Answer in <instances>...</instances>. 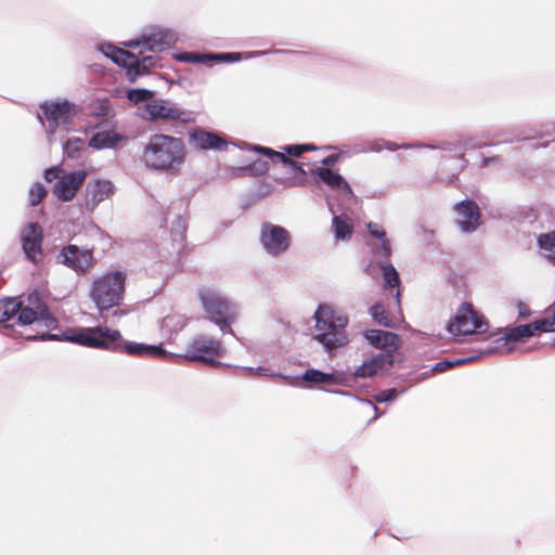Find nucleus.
Returning a JSON list of instances; mask_svg holds the SVG:
<instances>
[{"instance_id": "f257e3e1", "label": "nucleus", "mask_w": 555, "mask_h": 555, "mask_svg": "<svg viewBox=\"0 0 555 555\" xmlns=\"http://www.w3.org/2000/svg\"><path fill=\"white\" fill-rule=\"evenodd\" d=\"M0 323L8 327L15 324H44L47 328H56L59 324L37 293L28 295L26 301L16 298L0 300Z\"/></svg>"}, {"instance_id": "f03ea898", "label": "nucleus", "mask_w": 555, "mask_h": 555, "mask_svg": "<svg viewBox=\"0 0 555 555\" xmlns=\"http://www.w3.org/2000/svg\"><path fill=\"white\" fill-rule=\"evenodd\" d=\"M185 154V145L180 138L154 134L144 147L142 159L150 168L171 170L184 163Z\"/></svg>"}, {"instance_id": "7ed1b4c3", "label": "nucleus", "mask_w": 555, "mask_h": 555, "mask_svg": "<svg viewBox=\"0 0 555 555\" xmlns=\"http://www.w3.org/2000/svg\"><path fill=\"white\" fill-rule=\"evenodd\" d=\"M315 328L318 334L314 338L327 350H333L348 343L346 326L348 318L338 314L335 309L327 305H320L314 313Z\"/></svg>"}, {"instance_id": "20e7f679", "label": "nucleus", "mask_w": 555, "mask_h": 555, "mask_svg": "<svg viewBox=\"0 0 555 555\" xmlns=\"http://www.w3.org/2000/svg\"><path fill=\"white\" fill-rule=\"evenodd\" d=\"M126 279L121 271H109L94 279L89 295L99 311H107L122 302Z\"/></svg>"}, {"instance_id": "39448f33", "label": "nucleus", "mask_w": 555, "mask_h": 555, "mask_svg": "<svg viewBox=\"0 0 555 555\" xmlns=\"http://www.w3.org/2000/svg\"><path fill=\"white\" fill-rule=\"evenodd\" d=\"M65 338L85 347L113 351L114 341L121 339V333L107 326H94L66 332Z\"/></svg>"}, {"instance_id": "423d86ee", "label": "nucleus", "mask_w": 555, "mask_h": 555, "mask_svg": "<svg viewBox=\"0 0 555 555\" xmlns=\"http://www.w3.org/2000/svg\"><path fill=\"white\" fill-rule=\"evenodd\" d=\"M224 353L221 340L201 335L195 337L188 346L183 356L191 362H201L209 366H217L220 362L217 360Z\"/></svg>"}, {"instance_id": "0eeeda50", "label": "nucleus", "mask_w": 555, "mask_h": 555, "mask_svg": "<svg viewBox=\"0 0 555 555\" xmlns=\"http://www.w3.org/2000/svg\"><path fill=\"white\" fill-rule=\"evenodd\" d=\"M199 298L214 323L219 325L221 330L230 327V323L235 318V311L233 305L228 299L210 289H202Z\"/></svg>"}, {"instance_id": "6e6552de", "label": "nucleus", "mask_w": 555, "mask_h": 555, "mask_svg": "<svg viewBox=\"0 0 555 555\" xmlns=\"http://www.w3.org/2000/svg\"><path fill=\"white\" fill-rule=\"evenodd\" d=\"M260 243L271 256L278 257L286 253L292 245V234L282 225L263 222L260 228Z\"/></svg>"}, {"instance_id": "1a4fd4ad", "label": "nucleus", "mask_w": 555, "mask_h": 555, "mask_svg": "<svg viewBox=\"0 0 555 555\" xmlns=\"http://www.w3.org/2000/svg\"><path fill=\"white\" fill-rule=\"evenodd\" d=\"M487 328L481 315L473 308L472 304L464 302L457 310L453 321L448 330L452 335H469L473 333H482Z\"/></svg>"}, {"instance_id": "9d476101", "label": "nucleus", "mask_w": 555, "mask_h": 555, "mask_svg": "<svg viewBox=\"0 0 555 555\" xmlns=\"http://www.w3.org/2000/svg\"><path fill=\"white\" fill-rule=\"evenodd\" d=\"M57 262L72 269L78 275H85L94 268L96 260L92 249H85L69 244L60 250Z\"/></svg>"}, {"instance_id": "9b49d317", "label": "nucleus", "mask_w": 555, "mask_h": 555, "mask_svg": "<svg viewBox=\"0 0 555 555\" xmlns=\"http://www.w3.org/2000/svg\"><path fill=\"white\" fill-rule=\"evenodd\" d=\"M40 107L51 132H54L59 126L70 124L78 112L77 106L68 101L46 102Z\"/></svg>"}, {"instance_id": "f8f14e48", "label": "nucleus", "mask_w": 555, "mask_h": 555, "mask_svg": "<svg viewBox=\"0 0 555 555\" xmlns=\"http://www.w3.org/2000/svg\"><path fill=\"white\" fill-rule=\"evenodd\" d=\"M43 230L36 222L28 223L22 231L23 250L28 260L37 263L42 259Z\"/></svg>"}, {"instance_id": "ddd939ff", "label": "nucleus", "mask_w": 555, "mask_h": 555, "mask_svg": "<svg viewBox=\"0 0 555 555\" xmlns=\"http://www.w3.org/2000/svg\"><path fill=\"white\" fill-rule=\"evenodd\" d=\"M86 177L87 172L85 170L62 176L53 186V194L63 202L72 201L82 186Z\"/></svg>"}, {"instance_id": "4468645a", "label": "nucleus", "mask_w": 555, "mask_h": 555, "mask_svg": "<svg viewBox=\"0 0 555 555\" xmlns=\"http://www.w3.org/2000/svg\"><path fill=\"white\" fill-rule=\"evenodd\" d=\"M454 210L459 217L456 223L463 232H473L480 225L481 214L474 201L464 199L454 205Z\"/></svg>"}, {"instance_id": "2eb2a0df", "label": "nucleus", "mask_w": 555, "mask_h": 555, "mask_svg": "<svg viewBox=\"0 0 555 555\" xmlns=\"http://www.w3.org/2000/svg\"><path fill=\"white\" fill-rule=\"evenodd\" d=\"M113 351L122 352L131 357L165 359L166 351L160 346L145 345L134 341H114Z\"/></svg>"}, {"instance_id": "dca6fc26", "label": "nucleus", "mask_w": 555, "mask_h": 555, "mask_svg": "<svg viewBox=\"0 0 555 555\" xmlns=\"http://www.w3.org/2000/svg\"><path fill=\"white\" fill-rule=\"evenodd\" d=\"M189 143L198 151L217 150L224 151L228 142L218 133L196 128L189 133Z\"/></svg>"}, {"instance_id": "f3484780", "label": "nucleus", "mask_w": 555, "mask_h": 555, "mask_svg": "<svg viewBox=\"0 0 555 555\" xmlns=\"http://www.w3.org/2000/svg\"><path fill=\"white\" fill-rule=\"evenodd\" d=\"M114 63L119 66L127 68V75L129 79L133 81L138 76L142 74L140 70V56L135 55L127 50L108 46L104 52Z\"/></svg>"}, {"instance_id": "a211bd4d", "label": "nucleus", "mask_w": 555, "mask_h": 555, "mask_svg": "<svg viewBox=\"0 0 555 555\" xmlns=\"http://www.w3.org/2000/svg\"><path fill=\"white\" fill-rule=\"evenodd\" d=\"M114 193V185L108 180H95L89 182L86 188L85 204L88 210H94L103 201L109 198Z\"/></svg>"}, {"instance_id": "6ab92c4d", "label": "nucleus", "mask_w": 555, "mask_h": 555, "mask_svg": "<svg viewBox=\"0 0 555 555\" xmlns=\"http://www.w3.org/2000/svg\"><path fill=\"white\" fill-rule=\"evenodd\" d=\"M146 111L151 119H167V120H181L186 119L183 117L185 113L178 107L170 106L164 100H153L147 104Z\"/></svg>"}, {"instance_id": "aec40b11", "label": "nucleus", "mask_w": 555, "mask_h": 555, "mask_svg": "<svg viewBox=\"0 0 555 555\" xmlns=\"http://www.w3.org/2000/svg\"><path fill=\"white\" fill-rule=\"evenodd\" d=\"M238 53H196V52H184L177 56L178 61L193 63V64H206L211 61H223V62H235L238 61Z\"/></svg>"}, {"instance_id": "412c9836", "label": "nucleus", "mask_w": 555, "mask_h": 555, "mask_svg": "<svg viewBox=\"0 0 555 555\" xmlns=\"http://www.w3.org/2000/svg\"><path fill=\"white\" fill-rule=\"evenodd\" d=\"M391 364V354L379 353L364 361L360 366H358L354 371V376L361 378L371 377L375 375L379 370H383L386 366H390Z\"/></svg>"}, {"instance_id": "4be33fe9", "label": "nucleus", "mask_w": 555, "mask_h": 555, "mask_svg": "<svg viewBox=\"0 0 555 555\" xmlns=\"http://www.w3.org/2000/svg\"><path fill=\"white\" fill-rule=\"evenodd\" d=\"M365 338L377 348H396L398 335L380 330H370L364 334Z\"/></svg>"}, {"instance_id": "5701e85b", "label": "nucleus", "mask_w": 555, "mask_h": 555, "mask_svg": "<svg viewBox=\"0 0 555 555\" xmlns=\"http://www.w3.org/2000/svg\"><path fill=\"white\" fill-rule=\"evenodd\" d=\"M121 140L122 137L115 131H99L91 137L89 146L95 150L112 149L117 146Z\"/></svg>"}, {"instance_id": "b1692460", "label": "nucleus", "mask_w": 555, "mask_h": 555, "mask_svg": "<svg viewBox=\"0 0 555 555\" xmlns=\"http://www.w3.org/2000/svg\"><path fill=\"white\" fill-rule=\"evenodd\" d=\"M312 176H317L323 183H325L331 189H340V188H349L348 183L344 180V178L330 168L318 167L311 170Z\"/></svg>"}, {"instance_id": "393cba45", "label": "nucleus", "mask_w": 555, "mask_h": 555, "mask_svg": "<svg viewBox=\"0 0 555 555\" xmlns=\"http://www.w3.org/2000/svg\"><path fill=\"white\" fill-rule=\"evenodd\" d=\"M333 227L337 240L349 238L353 231L352 220L347 215L335 216Z\"/></svg>"}, {"instance_id": "a878e982", "label": "nucleus", "mask_w": 555, "mask_h": 555, "mask_svg": "<svg viewBox=\"0 0 555 555\" xmlns=\"http://www.w3.org/2000/svg\"><path fill=\"white\" fill-rule=\"evenodd\" d=\"M382 271H383L385 287H389V288L397 287L396 297H397L398 302H400V295H401L400 279H399V274H398L396 268L392 264L387 263V264L382 266Z\"/></svg>"}, {"instance_id": "bb28decb", "label": "nucleus", "mask_w": 555, "mask_h": 555, "mask_svg": "<svg viewBox=\"0 0 555 555\" xmlns=\"http://www.w3.org/2000/svg\"><path fill=\"white\" fill-rule=\"evenodd\" d=\"M537 243L541 249L548 253V260L555 264V231L540 234Z\"/></svg>"}, {"instance_id": "cd10ccee", "label": "nucleus", "mask_w": 555, "mask_h": 555, "mask_svg": "<svg viewBox=\"0 0 555 555\" xmlns=\"http://www.w3.org/2000/svg\"><path fill=\"white\" fill-rule=\"evenodd\" d=\"M532 336L533 334L531 332V327L529 324L518 325L508 328L507 332L505 333V339L508 341H520Z\"/></svg>"}, {"instance_id": "c85d7f7f", "label": "nucleus", "mask_w": 555, "mask_h": 555, "mask_svg": "<svg viewBox=\"0 0 555 555\" xmlns=\"http://www.w3.org/2000/svg\"><path fill=\"white\" fill-rule=\"evenodd\" d=\"M371 314L374 321L379 325H383L385 327H392V319L382 304H375L374 306H372Z\"/></svg>"}, {"instance_id": "c756f323", "label": "nucleus", "mask_w": 555, "mask_h": 555, "mask_svg": "<svg viewBox=\"0 0 555 555\" xmlns=\"http://www.w3.org/2000/svg\"><path fill=\"white\" fill-rule=\"evenodd\" d=\"M304 380L312 384H326L335 382V376L318 370H307L302 376Z\"/></svg>"}, {"instance_id": "7c9ffc66", "label": "nucleus", "mask_w": 555, "mask_h": 555, "mask_svg": "<svg viewBox=\"0 0 555 555\" xmlns=\"http://www.w3.org/2000/svg\"><path fill=\"white\" fill-rule=\"evenodd\" d=\"M255 150L258 153L262 154V155L271 157L272 160H274V162H280V163H282L284 165H287V166H295L296 165V160L292 159L291 157H288L284 153L274 151V150H272L270 147L256 146Z\"/></svg>"}, {"instance_id": "2f4dec72", "label": "nucleus", "mask_w": 555, "mask_h": 555, "mask_svg": "<svg viewBox=\"0 0 555 555\" xmlns=\"http://www.w3.org/2000/svg\"><path fill=\"white\" fill-rule=\"evenodd\" d=\"M531 332L534 335L539 333H551L555 332V312L550 318H543L534 322L529 323Z\"/></svg>"}, {"instance_id": "473e14b6", "label": "nucleus", "mask_w": 555, "mask_h": 555, "mask_svg": "<svg viewBox=\"0 0 555 555\" xmlns=\"http://www.w3.org/2000/svg\"><path fill=\"white\" fill-rule=\"evenodd\" d=\"M85 149V141L80 138H70L64 144V153L69 158H77Z\"/></svg>"}, {"instance_id": "72a5a7b5", "label": "nucleus", "mask_w": 555, "mask_h": 555, "mask_svg": "<svg viewBox=\"0 0 555 555\" xmlns=\"http://www.w3.org/2000/svg\"><path fill=\"white\" fill-rule=\"evenodd\" d=\"M47 191L41 183H35L29 190V204L37 206L46 197Z\"/></svg>"}, {"instance_id": "f704fd0d", "label": "nucleus", "mask_w": 555, "mask_h": 555, "mask_svg": "<svg viewBox=\"0 0 555 555\" xmlns=\"http://www.w3.org/2000/svg\"><path fill=\"white\" fill-rule=\"evenodd\" d=\"M153 96V92L145 89H132L128 91L127 98L135 103L147 101Z\"/></svg>"}, {"instance_id": "c9c22d12", "label": "nucleus", "mask_w": 555, "mask_h": 555, "mask_svg": "<svg viewBox=\"0 0 555 555\" xmlns=\"http://www.w3.org/2000/svg\"><path fill=\"white\" fill-rule=\"evenodd\" d=\"M33 326V330L36 331L35 334H28L27 338L29 339H55L56 336L52 334H48V331L51 328H47L44 324L37 326L35 324H30Z\"/></svg>"}, {"instance_id": "e433bc0d", "label": "nucleus", "mask_w": 555, "mask_h": 555, "mask_svg": "<svg viewBox=\"0 0 555 555\" xmlns=\"http://www.w3.org/2000/svg\"><path fill=\"white\" fill-rule=\"evenodd\" d=\"M167 42L162 38H157L156 35L150 36L143 40V46L151 51H162L165 49Z\"/></svg>"}, {"instance_id": "4c0bfd02", "label": "nucleus", "mask_w": 555, "mask_h": 555, "mask_svg": "<svg viewBox=\"0 0 555 555\" xmlns=\"http://www.w3.org/2000/svg\"><path fill=\"white\" fill-rule=\"evenodd\" d=\"M367 230L370 234L376 238H384L386 236V232L384 231L383 227L375 222H369L367 223Z\"/></svg>"}, {"instance_id": "58836bf2", "label": "nucleus", "mask_w": 555, "mask_h": 555, "mask_svg": "<svg viewBox=\"0 0 555 555\" xmlns=\"http://www.w3.org/2000/svg\"><path fill=\"white\" fill-rule=\"evenodd\" d=\"M396 396H397L396 389L383 390L376 396V401L377 402H386V401L395 399Z\"/></svg>"}, {"instance_id": "ea45409f", "label": "nucleus", "mask_w": 555, "mask_h": 555, "mask_svg": "<svg viewBox=\"0 0 555 555\" xmlns=\"http://www.w3.org/2000/svg\"><path fill=\"white\" fill-rule=\"evenodd\" d=\"M156 64L155 59L151 55L140 57V70L142 74L149 68L154 67Z\"/></svg>"}, {"instance_id": "a19ab883", "label": "nucleus", "mask_w": 555, "mask_h": 555, "mask_svg": "<svg viewBox=\"0 0 555 555\" xmlns=\"http://www.w3.org/2000/svg\"><path fill=\"white\" fill-rule=\"evenodd\" d=\"M465 361H466V360H459V361H456V362H451V361H440V362L436 363V365H435L434 370H435L436 372H443V371H446V370H448V369L453 367V366H454V365H456V364L464 363Z\"/></svg>"}, {"instance_id": "79ce46f5", "label": "nucleus", "mask_w": 555, "mask_h": 555, "mask_svg": "<svg viewBox=\"0 0 555 555\" xmlns=\"http://www.w3.org/2000/svg\"><path fill=\"white\" fill-rule=\"evenodd\" d=\"M62 172V169L59 168V167H51L49 169L46 170L44 172V179L48 181V182H52L53 180L55 179H60V173Z\"/></svg>"}, {"instance_id": "37998d69", "label": "nucleus", "mask_w": 555, "mask_h": 555, "mask_svg": "<svg viewBox=\"0 0 555 555\" xmlns=\"http://www.w3.org/2000/svg\"><path fill=\"white\" fill-rule=\"evenodd\" d=\"M283 150L293 157H300L304 154L301 144L287 145Z\"/></svg>"}, {"instance_id": "c03bdc74", "label": "nucleus", "mask_w": 555, "mask_h": 555, "mask_svg": "<svg viewBox=\"0 0 555 555\" xmlns=\"http://www.w3.org/2000/svg\"><path fill=\"white\" fill-rule=\"evenodd\" d=\"M382 249L384 251V257L389 258V256L391 254V245H390L389 240L386 238V236L384 238H382Z\"/></svg>"}, {"instance_id": "a18cd8bd", "label": "nucleus", "mask_w": 555, "mask_h": 555, "mask_svg": "<svg viewBox=\"0 0 555 555\" xmlns=\"http://www.w3.org/2000/svg\"><path fill=\"white\" fill-rule=\"evenodd\" d=\"M339 155L338 154H331L324 159H322V164L325 166H333L338 162Z\"/></svg>"}, {"instance_id": "49530a36", "label": "nucleus", "mask_w": 555, "mask_h": 555, "mask_svg": "<svg viewBox=\"0 0 555 555\" xmlns=\"http://www.w3.org/2000/svg\"><path fill=\"white\" fill-rule=\"evenodd\" d=\"M109 112V106L107 105V103L105 102H100V106H99V115L101 116H106Z\"/></svg>"}, {"instance_id": "de8ad7c7", "label": "nucleus", "mask_w": 555, "mask_h": 555, "mask_svg": "<svg viewBox=\"0 0 555 555\" xmlns=\"http://www.w3.org/2000/svg\"><path fill=\"white\" fill-rule=\"evenodd\" d=\"M301 146L304 153L318 150V146H315L314 144H301Z\"/></svg>"}, {"instance_id": "09e8293b", "label": "nucleus", "mask_w": 555, "mask_h": 555, "mask_svg": "<svg viewBox=\"0 0 555 555\" xmlns=\"http://www.w3.org/2000/svg\"><path fill=\"white\" fill-rule=\"evenodd\" d=\"M251 167L250 166H247V167H241V168H236L235 171H237V175H241V173H244L246 171H251Z\"/></svg>"}, {"instance_id": "8fccbe9b", "label": "nucleus", "mask_w": 555, "mask_h": 555, "mask_svg": "<svg viewBox=\"0 0 555 555\" xmlns=\"http://www.w3.org/2000/svg\"><path fill=\"white\" fill-rule=\"evenodd\" d=\"M294 168V170H296L297 172H300V173H306V171L304 170L301 164H299L298 162H296V165L295 166H292Z\"/></svg>"}, {"instance_id": "3c124183", "label": "nucleus", "mask_w": 555, "mask_h": 555, "mask_svg": "<svg viewBox=\"0 0 555 555\" xmlns=\"http://www.w3.org/2000/svg\"><path fill=\"white\" fill-rule=\"evenodd\" d=\"M498 160V157H492V158H483L482 159V166H487L488 164H490L491 162H495Z\"/></svg>"}, {"instance_id": "603ef678", "label": "nucleus", "mask_w": 555, "mask_h": 555, "mask_svg": "<svg viewBox=\"0 0 555 555\" xmlns=\"http://www.w3.org/2000/svg\"><path fill=\"white\" fill-rule=\"evenodd\" d=\"M260 167H261V171L264 172L268 170V167H267V164L266 163H260Z\"/></svg>"}, {"instance_id": "864d4df0", "label": "nucleus", "mask_w": 555, "mask_h": 555, "mask_svg": "<svg viewBox=\"0 0 555 555\" xmlns=\"http://www.w3.org/2000/svg\"><path fill=\"white\" fill-rule=\"evenodd\" d=\"M519 314H520L521 317H525V315H527V314H528V312H526V309H522V310H520Z\"/></svg>"}, {"instance_id": "5fc2aeb1", "label": "nucleus", "mask_w": 555, "mask_h": 555, "mask_svg": "<svg viewBox=\"0 0 555 555\" xmlns=\"http://www.w3.org/2000/svg\"><path fill=\"white\" fill-rule=\"evenodd\" d=\"M519 314H520L521 317H525V315H527V314H528V312H526V309H522V310H520Z\"/></svg>"}, {"instance_id": "6e6d98bb", "label": "nucleus", "mask_w": 555, "mask_h": 555, "mask_svg": "<svg viewBox=\"0 0 555 555\" xmlns=\"http://www.w3.org/2000/svg\"><path fill=\"white\" fill-rule=\"evenodd\" d=\"M128 46L129 47H137V46H139V42H130Z\"/></svg>"}]
</instances>
